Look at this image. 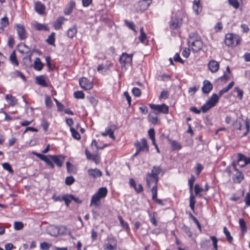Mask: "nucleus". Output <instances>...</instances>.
<instances>
[{
  "label": "nucleus",
  "mask_w": 250,
  "mask_h": 250,
  "mask_svg": "<svg viewBox=\"0 0 250 250\" xmlns=\"http://www.w3.org/2000/svg\"><path fill=\"white\" fill-rule=\"evenodd\" d=\"M33 154L41 160L44 161L47 166L53 169L55 167L54 164L58 167H61L64 161L65 157L62 155H44L41 153L33 152Z\"/></svg>",
  "instance_id": "nucleus-1"
},
{
  "label": "nucleus",
  "mask_w": 250,
  "mask_h": 250,
  "mask_svg": "<svg viewBox=\"0 0 250 250\" xmlns=\"http://www.w3.org/2000/svg\"><path fill=\"white\" fill-rule=\"evenodd\" d=\"M188 43L193 52H197L200 51L203 46V42L200 36L196 33L190 34Z\"/></svg>",
  "instance_id": "nucleus-2"
},
{
  "label": "nucleus",
  "mask_w": 250,
  "mask_h": 250,
  "mask_svg": "<svg viewBox=\"0 0 250 250\" xmlns=\"http://www.w3.org/2000/svg\"><path fill=\"white\" fill-rule=\"evenodd\" d=\"M107 193V189L106 188L103 187L100 188L97 192L92 196L90 202V206H99L100 200L105 197Z\"/></svg>",
  "instance_id": "nucleus-3"
},
{
  "label": "nucleus",
  "mask_w": 250,
  "mask_h": 250,
  "mask_svg": "<svg viewBox=\"0 0 250 250\" xmlns=\"http://www.w3.org/2000/svg\"><path fill=\"white\" fill-rule=\"evenodd\" d=\"M241 38L239 36L229 33L226 34L225 36V44L229 46H236L239 44L241 42Z\"/></svg>",
  "instance_id": "nucleus-4"
},
{
  "label": "nucleus",
  "mask_w": 250,
  "mask_h": 250,
  "mask_svg": "<svg viewBox=\"0 0 250 250\" xmlns=\"http://www.w3.org/2000/svg\"><path fill=\"white\" fill-rule=\"evenodd\" d=\"M149 106L154 110L155 114L160 113L167 114L169 111L168 106L164 104H149Z\"/></svg>",
  "instance_id": "nucleus-5"
},
{
  "label": "nucleus",
  "mask_w": 250,
  "mask_h": 250,
  "mask_svg": "<svg viewBox=\"0 0 250 250\" xmlns=\"http://www.w3.org/2000/svg\"><path fill=\"white\" fill-rule=\"evenodd\" d=\"M195 177L193 175H192L188 180V185L189 187V192H190V197H189V207L191 210L194 211V206L196 203L195 200V196L193 194V184L195 181Z\"/></svg>",
  "instance_id": "nucleus-6"
},
{
  "label": "nucleus",
  "mask_w": 250,
  "mask_h": 250,
  "mask_svg": "<svg viewBox=\"0 0 250 250\" xmlns=\"http://www.w3.org/2000/svg\"><path fill=\"white\" fill-rule=\"evenodd\" d=\"M182 18L177 15L172 16L169 21V26L172 29H176L181 26Z\"/></svg>",
  "instance_id": "nucleus-7"
},
{
  "label": "nucleus",
  "mask_w": 250,
  "mask_h": 250,
  "mask_svg": "<svg viewBox=\"0 0 250 250\" xmlns=\"http://www.w3.org/2000/svg\"><path fill=\"white\" fill-rule=\"evenodd\" d=\"M18 37L21 40H24L27 38V33L23 25L17 24L15 25Z\"/></svg>",
  "instance_id": "nucleus-8"
},
{
  "label": "nucleus",
  "mask_w": 250,
  "mask_h": 250,
  "mask_svg": "<svg viewBox=\"0 0 250 250\" xmlns=\"http://www.w3.org/2000/svg\"><path fill=\"white\" fill-rule=\"evenodd\" d=\"M136 149L140 151H148V146H147L146 140L145 138H143L140 142H137L135 144Z\"/></svg>",
  "instance_id": "nucleus-9"
},
{
  "label": "nucleus",
  "mask_w": 250,
  "mask_h": 250,
  "mask_svg": "<svg viewBox=\"0 0 250 250\" xmlns=\"http://www.w3.org/2000/svg\"><path fill=\"white\" fill-rule=\"evenodd\" d=\"M79 84L81 87L84 90H90L93 87V83L85 77L79 80Z\"/></svg>",
  "instance_id": "nucleus-10"
},
{
  "label": "nucleus",
  "mask_w": 250,
  "mask_h": 250,
  "mask_svg": "<svg viewBox=\"0 0 250 250\" xmlns=\"http://www.w3.org/2000/svg\"><path fill=\"white\" fill-rule=\"evenodd\" d=\"M132 54H128L126 53H123L120 58V62L123 65L130 64L132 61Z\"/></svg>",
  "instance_id": "nucleus-11"
},
{
  "label": "nucleus",
  "mask_w": 250,
  "mask_h": 250,
  "mask_svg": "<svg viewBox=\"0 0 250 250\" xmlns=\"http://www.w3.org/2000/svg\"><path fill=\"white\" fill-rule=\"evenodd\" d=\"M237 163L240 165L241 167H244L250 164V157H246L244 155L238 153Z\"/></svg>",
  "instance_id": "nucleus-12"
},
{
  "label": "nucleus",
  "mask_w": 250,
  "mask_h": 250,
  "mask_svg": "<svg viewBox=\"0 0 250 250\" xmlns=\"http://www.w3.org/2000/svg\"><path fill=\"white\" fill-rule=\"evenodd\" d=\"M208 69L212 73H215L219 69V63L215 61L211 60L209 62L208 64Z\"/></svg>",
  "instance_id": "nucleus-13"
},
{
  "label": "nucleus",
  "mask_w": 250,
  "mask_h": 250,
  "mask_svg": "<svg viewBox=\"0 0 250 250\" xmlns=\"http://www.w3.org/2000/svg\"><path fill=\"white\" fill-rule=\"evenodd\" d=\"M159 180L158 177H156L147 173L146 177V181L148 187H150V186L154 184V186H157V183Z\"/></svg>",
  "instance_id": "nucleus-14"
},
{
  "label": "nucleus",
  "mask_w": 250,
  "mask_h": 250,
  "mask_svg": "<svg viewBox=\"0 0 250 250\" xmlns=\"http://www.w3.org/2000/svg\"><path fill=\"white\" fill-rule=\"evenodd\" d=\"M213 85L208 80H205L203 82L202 91L203 93L208 94L212 89Z\"/></svg>",
  "instance_id": "nucleus-15"
},
{
  "label": "nucleus",
  "mask_w": 250,
  "mask_h": 250,
  "mask_svg": "<svg viewBox=\"0 0 250 250\" xmlns=\"http://www.w3.org/2000/svg\"><path fill=\"white\" fill-rule=\"evenodd\" d=\"M88 175L92 178H97L102 175V172L98 168H90L87 171Z\"/></svg>",
  "instance_id": "nucleus-16"
},
{
  "label": "nucleus",
  "mask_w": 250,
  "mask_h": 250,
  "mask_svg": "<svg viewBox=\"0 0 250 250\" xmlns=\"http://www.w3.org/2000/svg\"><path fill=\"white\" fill-rule=\"evenodd\" d=\"M193 10L196 14H199L202 10V6L200 3V0H194L193 2Z\"/></svg>",
  "instance_id": "nucleus-17"
},
{
  "label": "nucleus",
  "mask_w": 250,
  "mask_h": 250,
  "mask_svg": "<svg viewBox=\"0 0 250 250\" xmlns=\"http://www.w3.org/2000/svg\"><path fill=\"white\" fill-rule=\"evenodd\" d=\"M85 153L88 160L94 161L96 164L99 163L100 157L97 155H94L90 153L87 149H85Z\"/></svg>",
  "instance_id": "nucleus-18"
},
{
  "label": "nucleus",
  "mask_w": 250,
  "mask_h": 250,
  "mask_svg": "<svg viewBox=\"0 0 250 250\" xmlns=\"http://www.w3.org/2000/svg\"><path fill=\"white\" fill-rule=\"evenodd\" d=\"M61 229L57 226H51L48 228V232L52 236H57L60 233Z\"/></svg>",
  "instance_id": "nucleus-19"
},
{
  "label": "nucleus",
  "mask_w": 250,
  "mask_h": 250,
  "mask_svg": "<svg viewBox=\"0 0 250 250\" xmlns=\"http://www.w3.org/2000/svg\"><path fill=\"white\" fill-rule=\"evenodd\" d=\"M236 174L233 176L232 180L234 183H240L243 179L244 176L242 173L237 168L235 170Z\"/></svg>",
  "instance_id": "nucleus-20"
},
{
  "label": "nucleus",
  "mask_w": 250,
  "mask_h": 250,
  "mask_svg": "<svg viewBox=\"0 0 250 250\" xmlns=\"http://www.w3.org/2000/svg\"><path fill=\"white\" fill-rule=\"evenodd\" d=\"M5 99L10 106H14L18 103V100L12 95H6L5 96Z\"/></svg>",
  "instance_id": "nucleus-21"
},
{
  "label": "nucleus",
  "mask_w": 250,
  "mask_h": 250,
  "mask_svg": "<svg viewBox=\"0 0 250 250\" xmlns=\"http://www.w3.org/2000/svg\"><path fill=\"white\" fill-rule=\"evenodd\" d=\"M35 11L40 15L43 14L45 10V6L41 2L37 1L35 4Z\"/></svg>",
  "instance_id": "nucleus-22"
},
{
  "label": "nucleus",
  "mask_w": 250,
  "mask_h": 250,
  "mask_svg": "<svg viewBox=\"0 0 250 250\" xmlns=\"http://www.w3.org/2000/svg\"><path fill=\"white\" fill-rule=\"evenodd\" d=\"M64 20H65V19L63 17H59L54 23L53 26L54 28L56 30L60 29Z\"/></svg>",
  "instance_id": "nucleus-23"
},
{
  "label": "nucleus",
  "mask_w": 250,
  "mask_h": 250,
  "mask_svg": "<svg viewBox=\"0 0 250 250\" xmlns=\"http://www.w3.org/2000/svg\"><path fill=\"white\" fill-rule=\"evenodd\" d=\"M35 29L38 31H49V29L47 24L36 22L33 25Z\"/></svg>",
  "instance_id": "nucleus-24"
},
{
  "label": "nucleus",
  "mask_w": 250,
  "mask_h": 250,
  "mask_svg": "<svg viewBox=\"0 0 250 250\" xmlns=\"http://www.w3.org/2000/svg\"><path fill=\"white\" fill-rule=\"evenodd\" d=\"M157 115L158 114H155L154 112H150L148 116V121L153 125L157 124L158 123Z\"/></svg>",
  "instance_id": "nucleus-25"
},
{
  "label": "nucleus",
  "mask_w": 250,
  "mask_h": 250,
  "mask_svg": "<svg viewBox=\"0 0 250 250\" xmlns=\"http://www.w3.org/2000/svg\"><path fill=\"white\" fill-rule=\"evenodd\" d=\"M237 170L236 164L235 162H233L231 165L229 166L224 170L225 172L228 173V176L230 177L232 174V171Z\"/></svg>",
  "instance_id": "nucleus-26"
},
{
  "label": "nucleus",
  "mask_w": 250,
  "mask_h": 250,
  "mask_svg": "<svg viewBox=\"0 0 250 250\" xmlns=\"http://www.w3.org/2000/svg\"><path fill=\"white\" fill-rule=\"evenodd\" d=\"M77 32V27L75 25L69 28L67 31V36L69 38H73L76 35Z\"/></svg>",
  "instance_id": "nucleus-27"
},
{
  "label": "nucleus",
  "mask_w": 250,
  "mask_h": 250,
  "mask_svg": "<svg viewBox=\"0 0 250 250\" xmlns=\"http://www.w3.org/2000/svg\"><path fill=\"white\" fill-rule=\"evenodd\" d=\"M219 100V96L216 94H213L208 102L211 106H214L218 103Z\"/></svg>",
  "instance_id": "nucleus-28"
},
{
  "label": "nucleus",
  "mask_w": 250,
  "mask_h": 250,
  "mask_svg": "<svg viewBox=\"0 0 250 250\" xmlns=\"http://www.w3.org/2000/svg\"><path fill=\"white\" fill-rule=\"evenodd\" d=\"M9 60L11 63L16 66L19 64V62L17 60L15 51H13L9 57Z\"/></svg>",
  "instance_id": "nucleus-29"
},
{
  "label": "nucleus",
  "mask_w": 250,
  "mask_h": 250,
  "mask_svg": "<svg viewBox=\"0 0 250 250\" xmlns=\"http://www.w3.org/2000/svg\"><path fill=\"white\" fill-rule=\"evenodd\" d=\"M43 66V64L41 61V60L39 58H37L34 62V68L38 71H40L42 69Z\"/></svg>",
  "instance_id": "nucleus-30"
},
{
  "label": "nucleus",
  "mask_w": 250,
  "mask_h": 250,
  "mask_svg": "<svg viewBox=\"0 0 250 250\" xmlns=\"http://www.w3.org/2000/svg\"><path fill=\"white\" fill-rule=\"evenodd\" d=\"M75 7V2L74 1H70L69 3L68 7L65 9L64 13L65 15H68L72 12L73 9Z\"/></svg>",
  "instance_id": "nucleus-31"
},
{
  "label": "nucleus",
  "mask_w": 250,
  "mask_h": 250,
  "mask_svg": "<svg viewBox=\"0 0 250 250\" xmlns=\"http://www.w3.org/2000/svg\"><path fill=\"white\" fill-rule=\"evenodd\" d=\"M37 83L43 87H48V84L46 82L45 78L43 76H38L36 78Z\"/></svg>",
  "instance_id": "nucleus-32"
},
{
  "label": "nucleus",
  "mask_w": 250,
  "mask_h": 250,
  "mask_svg": "<svg viewBox=\"0 0 250 250\" xmlns=\"http://www.w3.org/2000/svg\"><path fill=\"white\" fill-rule=\"evenodd\" d=\"M161 170L162 169L160 167L153 166L151 173H149L153 176L158 177V175L161 173Z\"/></svg>",
  "instance_id": "nucleus-33"
},
{
  "label": "nucleus",
  "mask_w": 250,
  "mask_h": 250,
  "mask_svg": "<svg viewBox=\"0 0 250 250\" xmlns=\"http://www.w3.org/2000/svg\"><path fill=\"white\" fill-rule=\"evenodd\" d=\"M11 77L12 78H16L17 77H20L21 79L23 80L24 81L25 80V77L24 75L22 73H21V71L18 70H16L14 71L13 72L11 73Z\"/></svg>",
  "instance_id": "nucleus-34"
},
{
  "label": "nucleus",
  "mask_w": 250,
  "mask_h": 250,
  "mask_svg": "<svg viewBox=\"0 0 250 250\" xmlns=\"http://www.w3.org/2000/svg\"><path fill=\"white\" fill-rule=\"evenodd\" d=\"M73 198V195L65 194L62 196V201L65 202L67 206H68Z\"/></svg>",
  "instance_id": "nucleus-35"
},
{
  "label": "nucleus",
  "mask_w": 250,
  "mask_h": 250,
  "mask_svg": "<svg viewBox=\"0 0 250 250\" xmlns=\"http://www.w3.org/2000/svg\"><path fill=\"white\" fill-rule=\"evenodd\" d=\"M242 119L239 118L236 119V121L233 124V126L234 129L239 130H242Z\"/></svg>",
  "instance_id": "nucleus-36"
},
{
  "label": "nucleus",
  "mask_w": 250,
  "mask_h": 250,
  "mask_svg": "<svg viewBox=\"0 0 250 250\" xmlns=\"http://www.w3.org/2000/svg\"><path fill=\"white\" fill-rule=\"evenodd\" d=\"M239 226L241 228V231L244 234L247 230V227L246 224V222L243 219H240L239 220Z\"/></svg>",
  "instance_id": "nucleus-37"
},
{
  "label": "nucleus",
  "mask_w": 250,
  "mask_h": 250,
  "mask_svg": "<svg viewBox=\"0 0 250 250\" xmlns=\"http://www.w3.org/2000/svg\"><path fill=\"white\" fill-rule=\"evenodd\" d=\"M223 232H224V234H225V235L226 236V238H227V241L229 243H231V242L233 241V238L230 235V232H229V231L228 230V229H227L226 227H224V228H223Z\"/></svg>",
  "instance_id": "nucleus-38"
},
{
  "label": "nucleus",
  "mask_w": 250,
  "mask_h": 250,
  "mask_svg": "<svg viewBox=\"0 0 250 250\" xmlns=\"http://www.w3.org/2000/svg\"><path fill=\"white\" fill-rule=\"evenodd\" d=\"M147 1L146 0H140L139 2V5L140 7V9L142 10H145L146 9L150 4H148Z\"/></svg>",
  "instance_id": "nucleus-39"
},
{
  "label": "nucleus",
  "mask_w": 250,
  "mask_h": 250,
  "mask_svg": "<svg viewBox=\"0 0 250 250\" xmlns=\"http://www.w3.org/2000/svg\"><path fill=\"white\" fill-rule=\"evenodd\" d=\"M55 33L54 32H52L51 35L48 36L46 42L50 45H54L55 41Z\"/></svg>",
  "instance_id": "nucleus-40"
},
{
  "label": "nucleus",
  "mask_w": 250,
  "mask_h": 250,
  "mask_svg": "<svg viewBox=\"0 0 250 250\" xmlns=\"http://www.w3.org/2000/svg\"><path fill=\"white\" fill-rule=\"evenodd\" d=\"M148 134L150 139L152 142L153 145H156L155 139V130L153 128L150 129L148 131Z\"/></svg>",
  "instance_id": "nucleus-41"
},
{
  "label": "nucleus",
  "mask_w": 250,
  "mask_h": 250,
  "mask_svg": "<svg viewBox=\"0 0 250 250\" xmlns=\"http://www.w3.org/2000/svg\"><path fill=\"white\" fill-rule=\"evenodd\" d=\"M172 150H179L181 148V145L176 141H170Z\"/></svg>",
  "instance_id": "nucleus-42"
},
{
  "label": "nucleus",
  "mask_w": 250,
  "mask_h": 250,
  "mask_svg": "<svg viewBox=\"0 0 250 250\" xmlns=\"http://www.w3.org/2000/svg\"><path fill=\"white\" fill-rule=\"evenodd\" d=\"M70 131L71 132L72 136L74 138H75L77 140H80L81 139L80 134L73 127H70Z\"/></svg>",
  "instance_id": "nucleus-43"
},
{
  "label": "nucleus",
  "mask_w": 250,
  "mask_h": 250,
  "mask_svg": "<svg viewBox=\"0 0 250 250\" xmlns=\"http://www.w3.org/2000/svg\"><path fill=\"white\" fill-rule=\"evenodd\" d=\"M117 247V244H113V245H111L110 243H107L104 245V249L105 250H116Z\"/></svg>",
  "instance_id": "nucleus-44"
},
{
  "label": "nucleus",
  "mask_w": 250,
  "mask_h": 250,
  "mask_svg": "<svg viewBox=\"0 0 250 250\" xmlns=\"http://www.w3.org/2000/svg\"><path fill=\"white\" fill-rule=\"evenodd\" d=\"M18 46V47L23 46L26 49V50L25 51L21 50V49H19V52L21 54H24V53L27 54V53L30 52V51H31L30 48L27 45H26L25 43H20L19 44Z\"/></svg>",
  "instance_id": "nucleus-45"
},
{
  "label": "nucleus",
  "mask_w": 250,
  "mask_h": 250,
  "mask_svg": "<svg viewBox=\"0 0 250 250\" xmlns=\"http://www.w3.org/2000/svg\"><path fill=\"white\" fill-rule=\"evenodd\" d=\"M118 219L120 221L121 225L126 230L129 229L128 225L126 222H125L124 220H123V218L121 216H118Z\"/></svg>",
  "instance_id": "nucleus-46"
},
{
  "label": "nucleus",
  "mask_w": 250,
  "mask_h": 250,
  "mask_svg": "<svg viewBox=\"0 0 250 250\" xmlns=\"http://www.w3.org/2000/svg\"><path fill=\"white\" fill-rule=\"evenodd\" d=\"M229 3L235 9H238L239 7V2L238 0H228Z\"/></svg>",
  "instance_id": "nucleus-47"
},
{
  "label": "nucleus",
  "mask_w": 250,
  "mask_h": 250,
  "mask_svg": "<svg viewBox=\"0 0 250 250\" xmlns=\"http://www.w3.org/2000/svg\"><path fill=\"white\" fill-rule=\"evenodd\" d=\"M1 27L4 29V27L9 25V21L7 17H4L0 20Z\"/></svg>",
  "instance_id": "nucleus-48"
},
{
  "label": "nucleus",
  "mask_w": 250,
  "mask_h": 250,
  "mask_svg": "<svg viewBox=\"0 0 250 250\" xmlns=\"http://www.w3.org/2000/svg\"><path fill=\"white\" fill-rule=\"evenodd\" d=\"M211 107H212V106H211V105H210V104L208 103V102H207L205 104L202 106L201 108V110L203 113H205Z\"/></svg>",
  "instance_id": "nucleus-49"
},
{
  "label": "nucleus",
  "mask_w": 250,
  "mask_h": 250,
  "mask_svg": "<svg viewBox=\"0 0 250 250\" xmlns=\"http://www.w3.org/2000/svg\"><path fill=\"white\" fill-rule=\"evenodd\" d=\"M2 167L5 170H7L9 173H13V170L10 164L8 163H4L2 164Z\"/></svg>",
  "instance_id": "nucleus-50"
},
{
  "label": "nucleus",
  "mask_w": 250,
  "mask_h": 250,
  "mask_svg": "<svg viewBox=\"0 0 250 250\" xmlns=\"http://www.w3.org/2000/svg\"><path fill=\"white\" fill-rule=\"evenodd\" d=\"M45 104L47 108H50L52 107V102L51 98L49 96H45Z\"/></svg>",
  "instance_id": "nucleus-51"
},
{
  "label": "nucleus",
  "mask_w": 250,
  "mask_h": 250,
  "mask_svg": "<svg viewBox=\"0 0 250 250\" xmlns=\"http://www.w3.org/2000/svg\"><path fill=\"white\" fill-rule=\"evenodd\" d=\"M74 96L76 99H84V94L82 91H77L74 92Z\"/></svg>",
  "instance_id": "nucleus-52"
},
{
  "label": "nucleus",
  "mask_w": 250,
  "mask_h": 250,
  "mask_svg": "<svg viewBox=\"0 0 250 250\" xmlns=\"http://www.w3.org/2000/svg\"><path fill=\"white\" fill-rule=\"evenodd\" d=\"M151 192L152 193V200H153L155 201L156 199H158L157 198V186H153V187L151 189Z\"/></svg>",
  "instance_id": "nucleus-53"
},
{
  "label": "nucleus",
  "mask_w": 250,
  "mask_h": 250,
  "mask_svg": "<svg viewBox=\"0 0 250 250\" xmlns=\"http://www.w3.org/2000/svg\"><path fill=\"white\" fill-rule=\"evenodd\" d=\"M210 238L212 242V245H213L214 249L215 250H218V246H217L218 240H217V238L214 236H211L210 237Z\"/></svg>",
  "instance_id": "nucleus-54"
},
{
  "label": "nucleus",
  "mask_w": 250,
  "mask_h": 250,
  "mask_svg": "<svg viewBox=\"0 0 250 250\" xmlns=\"http://www.w3.org/2000/svg\"><path fill=\"white\" fill-rule=\"evenodd\" d=\"M229 79H230V76L227 74L226 73V72H224V75L218 79L219 80H220L221 82H223L224 83H226Z\"/></svg>",
  "instance_id": "nucleus-55"
},
{
  "label": "nucleus",
  "mask_w": 250,
  "mask_h": 250,
  "mask_svg": "<svg viewBox=\"0 0 250 250\" xmlns=\"http://www.w3.org/2000/svg\"><path fill=\"white\" fill-rule=\"evenodd\" d=\"M245 126L246 128V131L243 134V136H246L250 131V120L247 119L245 121Z\"/></svg>",
  "instance_id": "nucleus-56"
},
{
  "label": "nucleus",
  "mask_w": 250,
  "mask_h": 250,
  "mask_svg": "<svg viewBox=\"0 0 250 250\" xmlns=\"http://www.w3.org/2000/svg\"><path fill=\"white\" fill-rule=\"evenodd\" d=\"M23 228V224L21 222H15L14 223V229L16 230H19L22 229Z\"/></svg>",
  "instance_id": "nucleus-57"
},
{
  "label": "nucleus",
  "mask_w": 250,
  "mask_h": 250,
  "mask_svg": "<svg viewBox=\"0 0 250 250\" xmlns=\"http://www.w3.org/2000/svg\"><path fill=\"white\" fill-rule=\"evenodd\" d=\"M204 189L200 188L198 184H196L194 186V192L196 196L200 195L199 193L203 191Z\"/></svg>",
  "instance_id": "nucleus-58"
},
{
  "label": "nucleus",
  "mask_w": 250,
  "mask_h": 250,
  "mask_svg": "<svg viewBox=\"0 0 250 250\" xmlns=\"http://www.w3.org/2000/svg\"><path fill=\"white\" fill-rule=\"evenodd\" d=\"M51 245L46 242H43L41 244V249L42 250H48Z\"/></svg>",
  "instance_id": "nucleus-59"
},
{
  "label": "nucleus",
  "mask_w": 250,
  "mask_h": 250,
  "mask_svg": "<svg viewBox=\"0 0 250 250\" xmlns=\"http://www.w3.org/2000/svg\"><path fill=\"white\" fill-rule=\"evenodd\" d=\"M75 182V179L72 176H69L66 178L65 184L67 185H71Z\"/></svg>",
  "instance_id": "nucleus-60"
},
{
  "label": "nucleus",
  "mask_w": 250,
  "mask_h": 250,
  "mask_svg": "<svg viewBox=\"0 0 250 250\" xmlns=\"http://www.w3.org/2000/svg\"><path fill=\"white\" fill-rule=\"evenodd\" d=\"M235 91H236L238 94L237 97L240 99L241 100L243 98V91L242 90L239 89L238 87H235L234 89Z\"/></svg>",
  "instance_id": "nucleus-61"
},
{
  "label": "nucleus",
  "mask_w": 250,
  "mask_h": 250,
  "mask_svg": "<svg viewBox=\"0 0 250 250\" xmlns=\"http://www.w3.org/2000/svg\"><path fill=\"white\" fill-rule=\"evenodd\" d=\"M132 92L136 97H139L141 95V92L140 89L137 87H134L132 90Z\"/></svg>",
  "instance_id": "nucleus-62"
},
{
  "label": "nucleus",
  "mask_w": 250,
  "mask_h": 250,
  "mask_svg": "<svg viewBox=\"0 0 250 250\" xmlns=\"http://www.w3.org/2000/svg\"><path fill=\"white\" fill-rule=\"evenodd\" d=\"M203 166L201 164H197L196 166V174L198 175L203 169Z\"/></svg>",
  "instance_id": "nucleus-63"
},
{
  "label": "nucleus",
  "mask_w": 250,
  "mask_h": 250,
  "mask_svg": "<svg viewBox=\"0 0 250 250\" xmlns=\"http://www.w3.org/2000/svg\"><path fill=\"white\" fill-rule=\"evenodd\" d=\"M125 23L126 26L129 28H130V29H131L136 32L135 29V25L132 22L128 21L127 20H125Z\"/></svg>",
  "instance_id": "nucleus-64"
}]
</instances>
